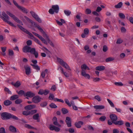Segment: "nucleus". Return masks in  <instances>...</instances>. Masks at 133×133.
Instances as JSON below:
<instances>
[{
  "instance_id": "nucleus-1",
  "label": "nucleus",
  "mask_w": 133,
  "mask_h": 133,
  "mask_svg": "<svg viewBox=\"0 0 133 133\" xmlns=\"http://www.w3.org/2000/svg\"><path fill=\"white\" fill-rule=\"evenodd\" d=\"M23 51L25 53L30 52L34 55L35 58L38 57V52L36 51L35 48H32L29 46L26 45L23 48Z\"/></svg>"
},
{
  "instance_id": "nucleus-2",
  "label": "nucleus",
  "mask_w": 133,
  "mask_h": 133,
  "mask_svg": "<svg viewBox=\"0 0 133 133\" xmlns=\"http://www.w3.org/2000/svg\"><path fill=\"white\" fill-rule=\"evenodd\" d=\"M2 15L3 16H1L0 18L5 22L7 23L10 25L16 27V26H15L10 21H8V20L9 19V16L5 13L4 11L2 12Z\"/></svg>"
},
{
  "instance_id": "nucleus-3",
  "label": "nucleus",
  "mask_w": 133,
  "mask_h": 133,
  "mask_svg": "<svg viewBox=\"0 0 133 133\" xmlns=\"http://www.w3.org/2000/svg\"><path fill=\"white\" fill-rule=\"evenodd\" d=\"M6 13L7 14L9 15L12 18H13L15 21L16 22L18 23H19L22 25H23V24L22 22L17 17H15V16L12 13L8 11H7L6 12Z\"/></svg>"
},
{
  "instance_id": "nucleus-4",
  "label": "nucleus",
  "mask_w": 133,
  "mask_h": 133,
  "mask_svg": "<svg viewBox=\"0 0 133 133\" xmlns=\"http://www.w3.org/2000/svg\"><path fill=\"white\" fill-rule=\"evenodd\" d=\"M11 114L7 112H2L1 115V118L3 120L10 119Z\"/></svg>"
},
{
  "instance_id": "nucleus-5",
  "label": "nucleus",
  "mask_w": 133,
  "mask_h": 133,
  "mask_svg": "<svg viewBox=\"0 0 133 133\" xmlns=\"http://www.w3.org/2000/svg\"><path fill=\"white\" fill-rule=\"evenodd\" d=\"M42 99L39 96H35L32 99V102L35 103H38L40 102Z\"/></svg>"
},
{
  "instance_id": "nucleus-6",
  "label": "nucleus",
  "mask_w": 133,
  "mask_h": 133,
  "mask_svg": "<svg viewBox=\"0 0 133 133\" xmlns=\"http://www.w3.org/2000/svg\"><path fill=\"white\" fill-rule=\"evenodd\" d=\"M49 92V91L47 89H45L44 90L42 89H41L39 90L38 92V94L40 95H42L44 94L45 95H46L48 94Z\"/></svg>"
},
{
  "instance_id": "nucleus-7",
  "label": "nucleus",
  "mask_w": 133,
  "mask_h": 133,
  "mask_svg": "<svg viewBox=\"0 0 133 133\" xmlns=\"http://www.w3.org/2000/svg\"><path fill=\"white\" fill-rule=\"evenodd\" d=\"M109 117L113 122H115L117 119V117L115 114H111L110 115Z\"/></svg>"
},
{
  "instance_id": "nucleus-8",
  "label": "nucleus",
  "mask_w": 133,
  "mask_h": 133,
  "mask_svg": "<svg viewBox=\"0 0 133 133\" xmlns=\"http://www.w3.org/2000/svg\"><path fill=\"white\" fill-rule=\"evenodd\" d=\"M65 122L68 127H70L71 126V121L70 117H67L66 118Z\"/></svg>"
},
{
  "instance_id": "nucleus-9",
  "label": "nucleus",
  "mask_w": 133,
  "mask_h": 133,
  "mask_svg": "<svg viewBox=\"0 0 133 133\" xmlns=\"http://www.w3.org/2000/svg\"><path fill=\"white\" fill-rule=\"evenodd\" d=\"M35 94L34 93L32 92L31 91H29L27 92L24 95V97H32L34 96Z\"/></svg>"
},
{
  "instance_id": "nucleus-10",
  "label": "nucleus",
  "mask_w": 133,
  "mask_h": 133,
  "mask_svg": "<svg viewBox=\"0 0 133 133\" xmlns=\"http://www.w3.org/2000/svg\"><path fill=\"white\" fill-rule=\"evenodd\" d=\"M36 107V105H28L24 107V109L27 110H30Z\"/></svg>"
},
{
  "instance_id": "nucleus-11",
  "label": "nucleus",
  "mask_w": 133,
  "mask_h": 133,
  "mask_svg": "<svg viewBox=\"0 0 133 133\" xmlns=\"http://www.w3.org/2000/svg\"><path fill=\"white\" fill-rule=\"evenodd\" d=\"M24 68L25 70L26 74V75H28L31 73L30 68L29 66H24Z\"/></svg>"
},
{
  "instance_id": "nucleus-12",
  "label": "nucleus",
  "mask_w": 133,
  "mask_h": 133,
  "mask_svg": "<svg viewBox=\"0 0 133 133\" xmlns=\"http://www.w3.org/2000/svg\"><path fill=\"white\" fill-rule=\"evenodd\" d=\"M83 124V122L81 121H79L78 122H76L75 123V126L77 128H80L81 127V125H82Z\"/></svg>"
},
{
  "instance_id": "nucleus-13",
  "label": "nucleus",
  "mask_w": 133,
  "mask_h": 133,
  "mask_svg": "<svg viewBox=\"0 0 133 133\" xmlns=\"http://www.w3.org/2000/svg\"><path fill=\"white\" fill-rule=\"evenodd\" d=\"M52 8L54 10L55 12L56 13H57L58 12L59 10V7L58 5H52Z\"/></svg>"
},
{
  "instance_id": "nucleus-14",
  "label": "nucleus",
  "mask_w": 133,
  "mask_h": 133,
  "mask_svg": "<svg viewBox=\"0 0 133 133\" xmlns=\"http://www.w3.org/2000/svg\"><path fill=\"white\" fill-rule=\"evenodd\" d=\"M11 84L14 86L16 88H18L21 85V83L19 81H17L15 83L13 82L11 83Z\"/></svg>"
},
{
  "instance_id": "nucleus-15",
  "label": "nucleus",
  "mask_w": 133,
  "mask_h": 133,
  "mask_svg": "<svg viewBox=\"0 0 133 133\" xmlns=\"http://www.w3.org/2000/svg\"><path fill=\"white\" fill-rule=\"evenodd\" d=\"M37 28L43 34V36L45 38V36H46V34L45 32L43 30V29L41 28L39 25L37 26Z\"/></svg>"
},
{
  "instance_id": "nucleus-16",
  "label": "nucleus",
  "mask_w": 133,
  "mask_h": 133,
  "mask_svg": "<svg viewBox=\"0 0 133 133\" xmlns=\"http://www.w3.org/2000/svg\"><path fill=\"white\" fill-rule=\"evenodd\" d=\"M9 130L10 131L12 132H15L17 131L16 128L12 125H10L9 126Z\"/></svg>"
},
{
  "instance_id": "nucleus-17",
  "label": "nucleus",
  "mask_w": 133,
  "mask_h": 133,
  "mask_svg": "<svg viewBox=\"0 0 133 133\" xmlns=\"http://www.w3.org/2000/svg\"><path fill=\"white\" fill-rule=\"evenodd\" d=\"M81 74L83 76L87 78L88 79L90 78V75L88 74H86V72L84 71H83L82 72H81Z\"/></svg>"
},
{
  "instance_id": "nucleus-18",
  "label": "nucleus",
  "mask_w": 133,
  "mask_h": 133,
  "mask_svg": "<svg viewBox=\"0 0 133 133\" xmlns=\"http://www.w3.org/2000/svg\"><path fill=\"white\" fill-rule=\"evenodd\" d=\"M105 69V67L103 66H99L96 68V69L97 70L101 71L104 70Z\"/></svg>"
},
{
  "instance_id": "nucleus-19",
  "label": "nucleus",
  "mask_w": 133,
  "mask_h": 133,
  "mask_svg": "<svg viewBox=\"0 0 133 133\" xmlns=\"http://www.w3.org/2000/svg\"><path fill=\"white\" fill-rule=\"evenodd\" d=\"M3 103L4 105L8 106L11 104L12 102L9 100H6L4 101Z\"/></svg>"
},
{
  "instance_id": "nucleus-20",
  "label": "nucleus",
  "mask_w": 133,
  "mask_h": 133,
  "mask_svg": "<svg viewBox=\"0 0 133 133\" xmlns=\"http://www.w3.org/2000/svg\"><path fill=\"white\" fill-rule=\"evenodd\" d=\"M94 108L96 109H103L104 108V106L102 105H96L94 106Z\"/></svg>"
},
{
  "instance_id": "nucleus-21",
  "label": "nucleus",
  "mask_w": 133,
  "mask_h": 133,
  "mask_svg": "<svg viewBox=\"0 0 133 133\" xmlns=\"http://www.w3.org/2000/svg\"><path fill=\"white\" fill-rule=\"evenodd\" d=\"M18 9L21 10L22 12L24 13L27 14L28 12L27 10L23 7L20 6Z\"/></svg>"
},
{
  "instance_id": "nucleus-22",
  "label": "nucleus",
  "mask_w": 133,
  "mask_h": 133,
  "mask_svg": "<svg viewBox=\"0 0 133 133\" xmlns=\"http://www.w3.org/2000/svg\"><path fill=\"white\" fill-rule=\"evenodd\" d=\"M19 97L17 95H14L11 96L10 99L11 101L15 100L18 99Z\"/></svg>"
},
{
  "instance_id": "nucleus-23",
  "label": "nucleus",
  "mask_w": 133,
  "mask_h": 133,
  "mask_svg": "<svg viewBox=\"0 0 133 133\" xmlns=\"http://www.w3.org/2000/svg\"><path fill=\"white\" fill-rule=\"evenodd\" d=\"M114 124L116 125H122L124 124L123 122L122 121H115L114 123Z\"/></svg>"
},
{
  "instance_id": "nucleus-24",
  "label": "nucleus",
  "mask_w": 133,
  "mask_h": 133,
  "mask_svg": "<svg viewBox=\"0 0 133 133\" xmlns=\"http://www.w3.org/2000/svg\"><path fill=\"white\" fill-rule=\"evenodd\" d=\"M11 118L12 119L15 120H19V119L17 117L12 114H11L10 115V119Z\"/></svg>"
},
{
  "instance_id": "nucleus-25",
  "label": "nucleus",
  "mask_w": 133,
  "mask_h": 133,
  "mask_svg": "<svg viewBox=\"0 0 133 133\" xmlns=\"http://www.w3.org/2000/svg\"><path fill=\"white\" fill-rule=\"evenodd\" d=\"M31 65L32 66L33 68L37 70H40V68L37 65L33 64H31Z\"/></svg>"
},
{
  "instance_id": "nucleus-26",
  "label": "nucleus",
  "mask_w": 133,
  "mask_h": 133,
  "mask_svg": "<svg viewBox=\"0 0 133 133\" xmlns=\"http://www.w3.org/2000/svg\"><path fill=\"white\" fill-rule=\"evenodd\" d=\"M123 5L122 2H120L117 5L115 6V7L116 9L121 8Z\"/></svg>"
},
{
  "instance_id": "nucleus-27",
  "label": "nucleus",
  "mask_w": 133,
  "mask_h": 133,
  "mask_svg": "<svg viewBox=\"0 0 133 133\" xmlns=\"http://www.w3.org/2000/svg\"><path fill=\"white\" fill-rule=\"evenodd\" d=\"M57 61L62 65L64 64L63 63L65 62L62 59L59 58L57 57Z\"/></svg>"
},
{
  "instance_id": "nucleus-28",
  "label": "nucleus",
  "mask_w": 133,
  "mask_h": 133,
  "mask_svg": "<svg viewBox=\"0 0 133 133\" xmlns=\"http://www.w3.org/2000/svg\"><path fill=\"white\" fill-rule=\"evenodd\" d=\"M61 111L63 114H65L68 112V110L65 108H62L61 109Z\"/></svg>"
},
{
  "instance_id": "nucleus-29",
  "label": "nucleus",
  "mask_w": 133,
  "mask_h": 133,
  "mask_svg": "<svg viewBox=\"0 0 133 133\" xmlns=\"http://www.w3.org/2000/svg\"><path fill=\"white\" fill-rule=\"evenodd\" d=\"M63 64H64L62 65L63 67L65 68L66 69H67L70 70H71V69L69 66L65 62Z\"/></svg>"
},
{
  "instance_id": "nucleus-30",
  "label": "nucleus",
  "mask_w": 133,
  "mask_h": 133,
  "mask_svg": "<svg viewBox=\"0 0 133 133\" xmlns=\"http://www.w3.org/2000/svg\"><path fill=\"white\" fill-rule=\"evenodd\" d=\"M87 66L85 64H83L81 66V68L82 70V72L83 71H85V70L87 69Z\"/></svg>"
},
{
  "instance_id": "nucleus-31",
  "label": "nucleus",
  "mask_w": 133,
  "mask_h": 133,
  "mask_svg": "<svg viewBox=\"0 0 133 133\" xmlns=\"http://www.w3.org/2000/svg\"><path fill=\"white\" fill-rule=\"evenodd\" d=\"M114 58L113 57H109L105 59V62H110L114 60Z\"/></svg>"
},
{
  "instance_id": "nucleus-32",
  "label": "nucleus",
  "mask_w": 133,
  "mask_h": 133,
  "mask_svg": "<svg viewBox=\"0 0 133 133\" xmlns=\"http://www.w3.org/2000/svg\"><path fill=\"white\" fill-rule=\"evenodd\" d=\"M39 117V114L37 113L35 114L33 116V118L35 120H37Z\"/></svg>"
},
{
  "instance_id": "nucleus-33",
  "label": "nucleus",
  "mask_w": 133,
  "mask_h": 133,
  "mask_svg": "<svg viewBox=\"0 0 133 133\" xmlns=\"http://www.w3.org/2000/svg\"><path fill=\"white\" fill-rule=\"evenodd\" d=\"M119 16L122 19H124L125 18V16L124 15L121 13H119L118 14Z\"/></svg>"
},
{
  "instance_id": "nucleus-34",
  "label": "nucleus",
  "mask_w": 133,
  "mask_h": 133,
  "mask_svg": "<svg viewBox=\"0 0 133 133\" xmlns=\"http://www.w3.org/2000/svg\"><path fill=\"white\" fill-rule=\"evenodd\" d=\"M34 18L38 22L40 23L42 22V20L41 18L39 17L37 15Z\"/></svg>"
},
{
  "instance_id": "nucleus-35",
  "label": "nucleus",
  "mask_w": 133,
  "mask_h": 133,
  "mask_svg": "<svg viewBox=\"0 0 133 133\" xmlns=\"http://www.w3.org/2000/svg\"><path fill=\"white\" fill-rule=\"evenodd\" d=\"M37 112L36 110H32L29 111V115H33Z\"/></svg>"
},
{
  "instance_id": "nucleus-36",
  "label": "nucleus",
  "mask_w": 133,
  "mask_h": 133,
  "mask_svg": "<svg viewBox=\"0 0 133 133\" xmlns=\"http://www.w3.org/2000/svg\"><path fill=\"white\" fill-rule=\"evenodd\" d=\"M24 17L26 19V20L29 22L30 23L32 24H33V21L31 19H30L28 17L26 16H24Z\"/></svg>"
},
{
  "instance_id": "nucleus-37",
  "label": "nucleus",
  "mask_w": 133,
  "mask_h": 133,
  "mask_svg": "<svg viewBox=\"0 0 133 133\" xmlns=\"http://www.w3.org/2000/svg\"><path fill=\"white\" fill-rule=\"evenodd\" d=\"M17 93L18 95H23L24 96V94H25L24 91L23 90H20L18 92H17Z\"/></svg>"
},
{
  "instance_id": "nucleus-38",
  "label": "nucleus",
  "mask_w": 133,
  "mask_h": 133,
  "mask_svg": "<svg viewBox=\"0 0 133 133\" xmlns=\"http://www.w3.org/2000/svg\"><path fill=\"white\" fill-rule=\"evenodd\" d=\"M25 127L28 128L29 129H36L34 127L31 126L30 125L28 124H26L25 125Z\"/></svg>"
},
{
  "instance_id": "nucleus-39",
  "label": "nucleus",
  "mask_w": 133,
  "mask_h": 133,
  "mask_svg": "<svg viewBox=\"0 0 133 133\" xmlns=\"http://www.w3.org/2000/svg\"><path fill=\"white\" fill-rule=\"evenodd\" d=\"M22 100L20 99H17L15 101V103L16 104H19L22 103Z\"/></svg>"
},
{
  "instance_id": "nucleus-40",
  "label": "nucleus",
  "mask_w": 133,
  "mask_h": 133,
  "mask_svg": "<svg viewBox=\"0 0 133 133\" xmlns=\"http://www.w3.org/2000/svg\"><path fill=\"white\" fill-rule=\"evenodd\" d=\"M54 101H55L59 102L62 103L64 102V101L63 100L61 99H58L57 98H54Z\"/></svg>"
},
{
  "instance_id": "nucleus-41",
  "label": "nucleus",
  "mask_w": 133,
  "mask_h": 133,
  "mask_svg": "<svg viewBox=\"0 0 133 133\" xmlns=\"http://www.w3.org/2000/svg\"><path fill=\"white\" fill-rule=\"evenodd\" d=\"M65 14L67 16H69L71 14V12L69 10H65L64 11Z\"/></svg>"
},
{
  "instance_id": "nucleus-42",
  "label": "nucleus",
  "mask_w": 133,
  "mask_h": 133,
  "mask_svg": "<svg viewBox=\"0 0 133 133\" xmlns=\"http://www.w3.org/2000/svg\"><path fill=\"white\" fill-rule=\"evenodd\" d=\"M89 33V30L88 28H85L84 30V32L85 34H86V35H88Z\"/></svg>"
},
{
  "instance_id": "nucleus-43",
  "label": "nucleus",
  "mask_w": 133,
  "mask_h": 133,
  "mask_svg": "<svg viewBox=\"0 0 133 133\" xmlns=\"http://www.w3.org/2000/svg\"><path fill=\"white\" fill-rule=\"evenodd\" d=\"M49 106L52 108H57V106L54 103H51L49 105Z\"/></svg>"
},
{
  "instance_id": "nucleus-44",
  "label": "nucleus",
  "mask_w": 133,
  "mask_h": 133,
  "mask_svg": "<svg viewBox=\"0 0 133 133\" xmlns=\"http://www.w3.org/2000/svg\"><path fill=\"white\" fill-rule=\"evenodd\" d=\"M107 100L110 104L112 107H114V105L113 103L109 99H107Z\"/></svg>"
},
{
  "instance_id": "nucleus-45",
  "label": "nucleus",
  "mask_w": 133,
  "mask_h": 133,
  "mask_svg": "<svg viewBox=\"0 0 133 133\" xmlns=\"http://www.w3.org/2000/svg\"><path fill=\"white\" fill-rule=\"evenodd\" d=\"M54 96L53 94L51 93L50 94V95L49 96V99L51 100H52L54 99Z\"/></svg>"
},
{
  "instance_id": "nucleus-46",
  "label": "nucleus",
  "mask_w": 133,
  "mask_h": 133,
  "mask_svg": "<svg viewBox=\"0 0 133 133\" xmlns=\"http://www.w3.org/2000/svg\"><path fill=\"white\" fill-rule=\"evenodd\" d=\"M115 85L118 86H122L123 84L121 82H116L115 83Z\"/></svg>"
},
{
  "instance_id": "nucleus-47",
  "label": "nucleus",
  "mask_w": 133,
  "mask_h": 133,
  "mask_svg": "<svg viewBox=\"0 0 133 133\" xmlns=\"http://www.w3.org/2000/svg\"><path fill=\"white\" fill-rule=\"evenodd\" d=\"M85 12L87 14H89L91 13V11L89 9H87L85 10Z\"/></svg>"
},
{
  "instance_id": "nucleus-48",
  "label": "nucleus",
  "mask_w": 133,
  "mask_h": 133,
  "mask_svg": "<svg viewBox=\"0 0 133 133\" xmlns=\"http://www.w3.org/2000/svg\"><path fill=\"white\" fill-rule=\"evenodd\" d=\"M115 74V72H113L112 71H110L107 72V75L108 76H112V75Z\"/></svg>"
},
{
  "instance_id": "nucleus-49",
  "label": "nucleus",
  "mask_w": 133,
  "mask_h": 133,
  "mask_svg": "<svg viewBox=\"0 0 133 133\" xmlns=\"http://www.w3.org/2000/svg\"><path fill=\"white\" fill-rule=\"evenodd\" d=\"M65 102V103L68 105L69 106L71 107V104L70 103L69 100L68 99H66L64 100Z\"/></svg>"
},
{
  "instance_id": "nucleus-50",
  "label": "nucleus",
  "mask_w": 133,
  "mask_h": 133,
  "mask_svg": "<svg viewBox=\"0 0 133 133\" xmlns=\"http://www.w3.org/2000/svg\"><path fill=\"white\" fill-rule=\"evenodd\" d=\"M106 119V117L105 116H101L99 118V119L101 121H104Z\"/></svg>"
},
{
  "instance_id": "nucleus-51",
  "label": "nucleus",
  "mask_w": 133,
  "mask_h": 133,
  "mask_svg": "<svg viewBox=\"0 0 133 133\" xmlns=\"http://www.w3.org/2000/svg\"><path fill=\"white\" fill-rule=\"evenodd\" d=\"M0 133H6L5 129L4 127H1L0 128Z\"/></svg>"
},
{
  "instance_id": "nucleus-52",
  "label": "nucleus",
  "mask_w": 133,
  "mask_h": 133,
  "mask_svg": "<svg viewBox=\"0 0 133 133\" xmlns=\"http://www.w3.org/2000/svg\"><path fill=\"white\" fill-rule=\"evenodd\" d=\"M108 47L106 45H104L103 47V51L104 52H106L108 50Z\"/></svg>"
},
{
  "instance_id": "nucleus-53",
  "label": "nucleus",
  "mask_w": 133,
  "mask_h": 133,
  "mask_svg": "<svg viewBox=\"0 0 133 133\" xmlns=\"http://www.w3.org/2000/svg\"><path fill=\"white\" fill-rule=\"evenodd\" d=\"M22 114L25 116L29 115V111H24L23 112Z\"/></svg>"
},
{
  "instance_id": "nucleus-54",
  "label": "nucleus",
  "mask_w": 133,
  "mask_h": 133,
  "mask_svg": "<svg viewBox=\"0 0 133 133\" xmlns=\"http://www.w3.org/2000/svg\"><path fill=\"white\" fill-rule=\"evenodd\" d=\"M47 103L46 102H43L40 105L41 107H44L45 106H46L47 105Z\"/></svg>"
},
{
  "instance_id": "nucleus-55",
  "label": "nucleus",
  "mask_w": 133,
  "mask_h": 133,
  "mask_svg": "<svg viewBox=\"0 0 133 133\" xmlns=\"http://www.w3.org/2000/svg\"><path fill=\"white\" fill-rule=\"evenodd\" d=\"M55 127V126L50 125L49 126V129L51 130H54Z\"/></svg>"
},
{
  "instance_id": "nucleus-56",
  "label": "nucleus",
  "mask_w": 133,
  "mask_h": 133,
  "mask_svg": "<svg viewBox=\"0 0 133 133\" xmlns=\"http://www.w3.org/2000/svg\"><path fill=\"white\" fill-rule=\"evenodd\" d=\"M34 38V41L35 42H36L41 46H42V44L40 43V42L39 40L35 38Z\"/></svg>"
},
{
  "instance_id": "nucleus-57",
  "label": "nucleus",
  "mask_w": 133,
  "mask_h": 133,
  "mask_svg": "<svg viewBox=\"0 0 133 133\" xmlns=\"http://www.w3.org/2000/svg\"><path fill=\"white\" fill-rule=\"evenodd\" d=\"M95 99L98 100V101H100L101 100V99L99 96L98 95H96L95 97Z\"/></svg>"
},
{
  "instance_id": "nucleus-58",
  "label": "nucleus",
  "mask_w": 133,
  "mask_h": 133,
  "mask_svg": "<svg viewBox=\"0 0 133 133\" xmlns=\"http://www.w3.org/2000/svg\"><path fill=\"white\" fill-rule=\"evenodd\" d=\"M26 44L27 45V46H29L31 45L32 44V42L31 41L29 40L28 41L26 42Z\"/></svg>"
},
{
  "instance_id": "nucleus-59",
  "label": "nucleus",
  "mask_w": 133,
  "mask_h": 133,
  "mask_svg": "<svg viewBox=\"0 0 133 133\" xmlns=\"http://www.w3.org/2000/svg\"><path fill=\"white\" fill-rule=\"evenodd\" d=\"M123 42V41L120 38H119L117 40L116 43L117 44H120L122 43Z\"/></svg>"
},
{
  "instance_id": "nucleus-60",
  "label": "nucleus",
  "mask_w": 133,
  "mask_h": 133,
  "mask_svg": "<svg viewBox=\"0 0 133 133\" xmlns=\"http://www.w3.org/2000/svg\"><path fill=\"white\" fill-rule=\"evenodd\" d=\"M13 3H14V5L15 6H16L18 9L20 7V6L18 5V3H17V2L13 0Z\"/></svg>"
},
{
  "instance_id": "nucleus-61",
  "label": "nucleus",
  "mask_w": 133,
  "mask_h": 133,
  "mask_svg": "<svg viewBox=\"0 0 133 133\" xmlns=\"http://www.w3.org/2000/svg\"><path fill=\"white\" fill-rule=\"evenodd\" d=\"M53 124L56 125L57 126L59 127H61V125L58 123L57 121L53 122Z\"/></svg>"
},
{
  "instance_id": "nucleus-62",
  "label": "nucleus",
  "mask_w": 133,
  "mask_h": 133,
  "mask_svg": "<svg viewBox=\"0 0 133 133\" xmlns=\"http://www.w3.org/2000/svg\"><path fill=\"white\" fill-rule=\"evenodd\" d=\"M121 30L122 32L124 33L126 31V29L124 27H122L121 28Z\"/></svg>"
},
{
  "instance_id": "nucleus-63",
  "label": "nucleus",
  "mask_w": 133,
  "mask_h": 133,
  "mask_svg": "<svg viewBox=\"0 0 133 133\" xmlns=\"http://www.w3.org/2000/svg\"><path fill=\"white\" fill-rule=\"evenodd\" d=\"M54 11L52 8L50 9L49 11V12L51 14H54Z\"/></svg>"
},
{
  "instance_id": "nucleus-64",
  "label": "nucleus",
  "mask_w": 133,
  "mask_h": 133,
  "mask_svg": "<svg viewBox=\"0 0 133 133\" xmlns=\"http://www.w3.org/2000/svg\"><path fill=\"white\" fill-rule=\"evenodd\" d=\"M14 52L12 50H9V55L10 56H12L14 55Z\"/></svg>"
}]
</instances>
